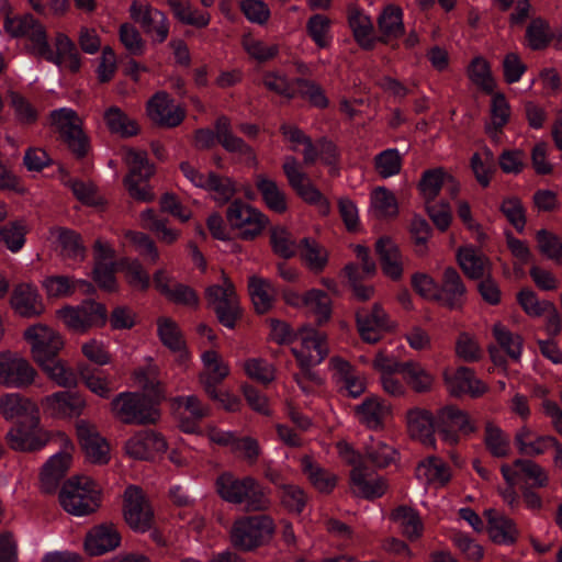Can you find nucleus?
<instances>
[{
  "mask_svg": "<svg viewBox=\"0 0 562 562\" xmlns=\"http://www.w3.org/2000/svg\"><path fill=\"white\" fill-rule=\"evenodd\" d=\"M218 495L232 504H244L247 510H266L270 501L260 486L251 476L238 479L232 473L225 472L216 480Z\"/></svg>",
  "mask_w": 562,
  "mask_h": 562,
  "instance_id": "nucleus-1",
  "label": "nucleus"
},
{
  "mask_svg": "<svg viewBox=\"0 0 562 562\" xmlns=\"http://www.w3.org/2000/svg\"><path fill=\"white\" fill-rule=\"evenodd\" d=\"M101 488L87 475H77L66 481L59 493L63 508L74 516H86L100 506Z\"/></svg>",
  "mask_w": 562,
  "mask_h": 562,
  "instance_id": "nucleus-2",
  "label": "nucleus"
},
{
  "mask_svg": "<svg viewBox=\"0 0 562 562\" xmlns=\"http://www.w3.org/2000/svg\"><path fill=\"white\" fill-rule=\"evenodd\" d=\"M24 46L34 55L41 56L60 69L77 71L80 59L75 44L69 37H21Z\"/></svg>",
  "mask_w": 562,
  "mask_h": 562,
  "instance_id": "nucleus-3",
  "label": "nucleus"
},
{
  "mask_svg": "<svg viewBox=\"0 0 562 562\" xmlns=\"http://www.w3.org/2000/svg\"><path fill=\"white\" fill-rule=\"evenodd\" d=\"M273 532V520L269 516L241 517L231 529V540L235 548L250 551L269 540Z\"/></svg>",
  "mask_w": 562,
  "mask_h": 562,
  "instance_id": "nucleus-4",
  "label": "nucleus"
},
{
  "mask_svg": "<svg viewBox=\"0 0 562 562\" xmlns=\"http://www.w3.org/2000/svg\"><path fill=\"white\" fill-rule=\"evenodd\" d=\"M115 417L124 424H155L160 418L159 409L147 402L142 393L124 392L115 396L111 403Z\"/></svg>",
  "mask_w": 562,
  "mask_h": 562,
  "instance_id": "nucleus-5",
  "label": "nucleus"
},
{
  "mask_svg": "<svg viewBox=\"0 0 562 562\" xmlns=\"http://www.w3.org/2000/svg\"><path fill=\"white\" fill-rule=\"evenodd\" d=\"M205 294L221 324L234 328L240 315V305L233 282L223 276L221 283L209 286Z\"/></svg>",
  "mask_w": 562,
  "mask_h": 562,
  "instance_id": "nucleus-6",
  "label": "nucleus"
},
{
  "mask_svg": "<svg viewBox=\"0 0 562 562\" xmlns=\"http://www.w3.org/2000/svg\"><path fill=\"white\" fill-rule=\"evenodd\" d=\"M36 376V369L25 357L11 350L0 351V385L26 389L35 382Z\"/></svg>",
  "mask_w": 562,
  "mask_h": 562,
  "instance_id": "nucleus-7",
  "label": "nucleus"
},
{
  "mask_svg": "<svg viewBox=\"0 0 562 562\" xmlns=\"http://www.w3.org/2000/svg\"><path fill=\"white\" fill-rule=\"evenodd\" d=\"M50 124L59 133L69 149L77 156H83L89 147L88 138L82 131V122L70 108L52 111Z\"/></svg>",
  "mask_w": 562,
  "mask_h": 562,
  "instance_id": "nucleus-8",
  "label": "nucleus"
},
{
  "mask_svg": "<svg viewBox=\"0 0 562 562\" xmlns=\"http://www.w3.org/2000/svg\"><path fill=\"white\" fill-rule=\"evenodd\" d=\"M297 346L292 352L302 370L319 364L328 355L329 348L325 334L312 326L302 327L296 334Z\"/></svg>",
  "mask_w": 562,
  "mask_h": 562,
  "instance_id": "nucleus-9",
  "label": "nucleus"
},
{
  "mask_svg": "<svg viewBox=\"0 0 562 562\" xmlns=\"http://www.w3.org/2000/svg\"><path fill=\"white\" fill-rule=\"evenodd\" d=\"M180 169L194 187L204 190L218 204L227 203L236 192L235 182L228 177L211 171L203 173L189 162H182Z\"/></svg>",
  "mask_w": 562,
  "mask_h": 562,
  "instance_id": "nucleus-10",
  "label": "nucleus"
},
{
  "mask_svg": "<svg viewBox=\"0 0 562 562\" xmlns=\"http://www.w3.org/2000/svg\"><path fill=\"white\" fill-rule=\"evenodd\" d=\"M56 315L69 329L80 333L92 326H102L108 321L105 306L94 301H85L78 306H64Z\"/></svg>",
  "mask_w": 562,
  "mask_h": 562,
  "instance_id": "nucleus-11",
  "label": "nucleus"
},
{
  "mask_svg": "<svg viewBox=\"0 0 562 562\" xmlns=\"http://www.w3.org/2000/svg\"><path fill=\"white\" fill-rule=\"evenodd\" d=\"M23 337L29 344L31 355L36 363L57 356L65 345L57 330L42 323L27 327Z\"/></svg>",
  "mask_w": 562,
  "mask_h": 562,
  "instance_id": "nucleus-12",
  "label": "nucleus"
},
{
  "mask_svg": "<svg viewBox=\"0 0 562 562\" xmlns=\"http://www.w3.org/2000/svg\"><path fill=\"white\" fill-rule=\"evenodd\" d=\"M123 516L135 531L145 532L153 526V508L142 488L136 485H130L124 492Z\"/></svg>",
  "mask_w": 562,
  "mask_h": 562,
  "instance_id": "nucleus-13",
  "label": "nucleus"
},
{
  "mask_svg": "<svg viewBox=\"0 0 562 562\" xmlns=\"http://www.w3.org/2000/svg\"><path fill=\"white\" fill-rule=\"evenodd\" d=\"M283 171L290 186L307 203L314 204L323 215L329 213L330 206L323 194L311 183L308 177L302 171L296 158L286 156L283 162Z\"/></svg>",
  "mask_w": 562,
  "mask_h": 562,
  "instance_id": "nucleus-14",
  "label": "nucleus"
},
{
  "mask_svg": "<svg viewBox=\"0 0 562 562\" xmlns=\"http://www.w3.org/2000/svg\"><path fill=\"white\" fill-rule=\"evenodd\" d=\"M168 443L164 435L154 429H142L135 431L124 443L125 453L142 461L154 460L157 456L165 453Z\"/></svg>",
  "mask_w": 562,
  "mask_h": 562,
  "instance_id": "nucleus-15",
  "label": "nucleus"
},
{
  "mask_svg": "<svg viewBox=\"0 0 562 562\" xmlns=\"http://www.w3.org/2000/svg\"><path fill=\"white\" fill-rule=\"evenodd\" d=\"M226 217L231 227L237 229L245 239L259 235L268 223L267 217L260 211L241 201H234L229 205Z\"/></svg>",
  "mask_w": 562,
  "mask_h": 562,
  "instance_id": "nucleus-16",
  "label": "nucleus"
},
{
  "mask_svg": "<svg viewBox=\"0 0 562 562\" xmlns=\"http://www.w3.org/2000/svg\"><path fill=\"white\" fill-rule=\"evenodd\" d=\"M436 427L442 440L449 445H456L460 434L468 436L476 429L470 416L454 406H446L438 412Z\"/></svg>",
  "mask_w": 562,
  "mask_h": 562,
  "instance_id": "nucleus-17",
  "label": "nucleus"
},
{
  "mask_svg": "<svg viewBox=\"0 0 562 562\" xmlns=\"http://www.w3.org/2000/svg\"><path fill=\"white\" fill-rule=\"evenodd\" d=\"M8 437L11 447L22 451L38 450L49 440L48 434L40 426V412L19 423Z\"/></svg>",
  "mask_w": 562,
  "mask_h": 562,
  "instance_id": "nucleus-18",
  "label": "nucleus"
},
{
  "mask_svg": "<svg viewBox=\"0 0 562 562\" xmlns=\"http://www.w3.org/2000/svg\"><path fill=\"white\" fill-rule=\"evenodd\" d=\"M114 255L115 251L108 241L98 239L94 243L92 277L98 286L108 292L117 290L114 272L120 269L117 268V261H114Z\"/></svg>",
  "mask_w": 562,
  "mask_h": 562,
  "instance_id": "nucleus-19",
  "label": "nucleus"
},
{
  "mask_svg": "<svg viewBox=\"0 0 562 562\" xmlns=\"http://www.w3.org/2000/svg\"><path fill=\"white\" fill-rule=\"evenodd\" d=\"M357 326L362 340L369 344L378 342L385 331H391L396 327L379 304L371 310L358 311Z\"/></svg>",
  "mask_w": 562,
  "mask_h": 562,
  "instance_id": "nucleus-20",
  "label": "nucleus"
},
{
  "mask_svg": "<svg viewBox=\"0 0 562 562\" xmlns=\"http://www.w3.org/2000/svg\"><path fill=\"white\" fill-rule=\"evenodd\" d=\"M501 472L507 484L525 482L530 483L533 487H547L549 485L548 472L531 460L517 459L512 464H503Z\"/></svg>",
  "mask_w": 562,
  "mask_h": 562,
  "instance_id": "nucleus-21",
  "label": "nucleus"
},
{
  "mask_svg": "<svg viewBox=\"0 0 562 562\" xmlns=\"http://www.w3.org/2000/svg\"><path fill=\"white\" fill-rule=\"evenodd\" d=\"M76 430L87 459L97 464L108 463L110 460V445L100 435L97 427L88 420H78Z\"/></svg>",
  "mask_w": 562,
  "mask_h": 562,
  "instance_id": "nucleus-22",
  "label": "nucleus"
},
{
  "mask_svg": "<svg viewBox=\"0 0 562 562\" xmlns=\"http://www.w3.org/2000/svg\"><path fill=\"white\" fill-rule=\"evenodd\" d=\"M44 413L54 418H69L79 416L87 403L86 400L76 392H56L45 396L41 401Z\"/></svg>",
  "mask_w": 562,
  "mask_h": 562,
  "instance_id": "nucleus-23",
  "label": "nucleus"
},
{
  "mask_svg": "<svg viewBox=\"0 0 562 562\" xmlns=\"http://www.w3.org/2000/svg\"><path fill=\"white\" fill-rule=\"evenodd\" d=\"M10 305L21 317H38L45 312L44 301L33 283L22 282L14 286Z\"/></svg>",
  "mask_w": 562,
  "mask_h": 562,
  "instance_id": "nucleus-24",
  "label": "nucleus"
},
{
  "mask_svg": "<svg viewBox=\"0 0 562 562\" xmlns=\"http://www.w3.org/2000/svg\"><path fill=\"white\" fill-rule=\"evenodd\" d=\"M146 110L149 119L161 126L175 127L184 119V110L166 92H157L149 99Z\"/></svg>",
  "mask_w": 562,
  "mask_h": 562,
  "instance_id": "nucleus-25",
  "label": "nucleus"
},
{
  "mask_svg": "<svg viewBox=\"0 0 562 562\" xmlns=\"http://www.w3.org/2000/svg\"><path fill=\"white\" fill-rule=\"evenodd\" d=\"M72 451V443L68 439H65L64 448L52 456L44 464L41 473V484L45 492L49 493L56 490L70 467Z\"/></svg>",
  "mask_w": 562,
  "mask_h": 562,
  "instance_id": "nucleus-26",
  "label": "nucleus"
},
{
  "mask_svg": "<svg viewBox=\"0 0 562 562\" xmlns=\"http://www.w3.org/2000/svg\"><path fill=\"white\" fill-rule=\"evenodd\" d=\"M130 16L147 34L168 35L169 33L166 15L147 3L133 1L130 7Z\"/></svg>",
  "mask_w": 562,
  "mask_h": 562,
  "instance_id": "nucleus-27",
  "label": "nucleus"
},
{
  "mask_svg": "<svg viewBox=\"0 0 562 562\" xmlns=\"http://www.w3.org/2000/svg\"><path fill=\"white\" fill-rule=\"evenodd\" d=\"M203 370L200 382L206 394L215 395V386L221 384L229 374V366L215 350H205L201 355Z\"/></svg>",
  "mask_w": 562,
  "mask_h": 562,
  "instance_id": "nucleus-28",
  "label": "nucleus"
},
{
  "mask_svg": "<svg viewBox=\"0 0 562 562\" xmlns=\"http://www.w3.org/2000/svg\"><path fill=\"white\" fill-rule=\"evenodd\" d=\"M173 407L181 430L189 434L195 432L198 422L209 414V407L195 395L176 397Z\"/></svg>",
  "mask_w": 562,
  "mask_h": 562,
  "instance_id": "nucleus-29",
  "label": "nucleus"
},
{
  "mask_svg": "<svg viewBox=\"0 0 562 562\" xmlns=\"http://www.w3.org/2000/svg\"><path fill=\"white\" fill-rule=\"evenodd\" d=\"M443 380L448 391L456 396H479L486 391V386L475 376L474 372L465 367L457 370H445Z\"/></svg>",
  "mask_w": 562,
  "mask_h": 562,
  "instance_id": "nucleus-30",
  "label": "nucleus"
},
{
  "mask_svg": "<svg viewBox=\"0 0 562 562\" xmlns=\"http://www.w3.org/2000/svg\"><path fill=\"white\" fill-rule=\"evenodd\" d=\"M408 435L425 447H435V422L432 414L424 408L414 407L406 413Z\"/></svg>",
  "mask_w": 562,
  "mask_h": 562,
  "instance_id": "nucleus-31",
  "label": "nucleus"
},
{
  "mask_svg": "<svg viewBox=\"0 0 562 562\" xmlns=\"http://www.w3.org/2000/svg\"><path fill=\"white\" fill-rule=\"evenodd\" d=\"M121 535L112 524H103L92 528L86 537V550L92 555L103 554L120 546Z\"/></svg>",
  "mask_w": 562,
  "mask_h": 562,
  "instance_id": "nucleus-32",
  "label": "nucleus"
},
{
  "mask_svg": "<svg viewBox=\"0 0 562 562\" xmlns=\"http://www.w3.org/2000/svg\"><path fill=\"white\" fill-rule=\"evenodd\" d=\"M350 482L352 493L368 499L381 497L387 490L384 479L369 475L362 467H356L351 470Z\"/></svg>",
  "mask_w": 562,
  "mask_h": 562,
  "instance_id": "nucleus-33",
  "label": "nucleus"
},
{
  "mask_svg": "<svg viewBox=\"0 0 562 562\" xmlns=\"http://www.w3.org/2000/svg\"><path fill=\"white\" fill-rule=\"evenodd\" d=\"M329 364L337 382L341 384L350 396L358 397L364 392L366 378L357 373L348 361L339 357H333Z\"/></svg>",
  "mask_w": 562,
  "mask_h": 562,
  "instance_id": "nucleus-34",
  "label": "nucleus"
},
{
  "mask_svg": "<svg viewBox=\"0 0 562 562\" xmlns=\"http://www.w3.org/2000/svg\"><path fill=\"white\" fill-rule=\"evenodd\" d=\"M391 521L408 540L419 539L424 532V522L418 512L409 506L401 505L390 514Z\"/></svg>",
  "mask_w": 562,
  "mask_h": 562,
  "instance_id": "nucleus-35",
  "label": "nucleus"
},
{
  "mask_svg": "<svg viewBox=\"0 0 562 562\" xmlns=\"http://www.w3.org/2000/svg\"><path fill=\"white\" fill-rule=\"evenodd\" d=\"M248 293L259 314H265L272 308L278 294L270 280L257 274L250 276L248 279Z\"/></svg>",
  "mask_w": 562,
  "mask_h": 562,
  "instance_id": "nucleus-36",
  "label": "nucleus"
},
{
  "mask_svg": "<svg viewBox=\"0 0 562 562\" xmlns=\"http://www.w3.org/2000/svg\"><path fill=\"white\" fill-rule=\"evenodd\" d=\"M391 414V406L379 396H369L356 407V415L360 423L368 428L378 429Z\"/></svg>",
  "mask_w": 562,
  "mask_h": 562,
  "instance_id": "nucleus-37",
  "label": "nucleus"
},
{
  "mask_svg": "<svg viewBox=\"0 0 562 562\" xmlns=\"http://www.w3.org/2000/svg\"><path fill=\"white\" fill-rule=\"evenodd\" d=\"M515 445L521 454L533 457L544 453L555 445V438L539 436L528 426H522L515 435Z\"/></svg>",
  "mask_w": 562,
  "mask_h": 562,
  "instance_id": "nucleus-38",
  "label": "nucleus"
},
{
  "mask_svg": "<svg viewBox=\"0 0 562 562\" xmlns=\"http://www.w3.org/2000/svg\"><path fill=\"white\" fill-rule=\"evenodd\" d=\"M457 259L463 272L471 279H481L491 270L488 258L473 246L461 247Z\"/></svg>",
  "mask_w": 562,
  "mask_h": 562,
  "instance_id": "nucleus-39",
  "label": "nucleus"
},
{
  "mask_svg": "<svg viewBox=\"0 0 562 562\" xmlns=\"http://www.w3.org/2000/svg\"><path fill=\"white\" fill-rule=\"evenodd\" d=\"M417 479L435 487L443 486L451 477L450 468L439 458L429 457L416 469Z\"/></svg>",
  "mask_w": 562,
  "mask_h": 562,
  "instance_id": "nucleus-40",
  "label": "nucleus"
},
{
  "mask_svg": "<svg viewBox=\"0 0 562 562\" xmlns=\"http://www.w3.org/2000/svg\"><path fill=\"white\" fill-rule=\"evenodd\" d=\"M38 411L35 402L19 393H7L0 397V413L5 419L19 417L24 420Z\"/></svg>",
  "mask_w": 562,
  "mask_h": 562,
  "instance_id": "nucleus-41",
  "label": "nucleus"
},
{
  "mask_svg": "<svg viewBox=\"0 0 562 562\" xmlns=\"http://www.w3.org/2000/svg\"><path fill=\"white\" fill-rule=\"evenodd\" d=\"M375 249L380 257L383 272L392 279H398L403 272V260L394 241L389 237H381L376 241Z\"/></svg>",
  "mask_w": 562,
  "mask_h": 562,
  "instance_id": "nucleus-42",
  "label": "nucleus"
},
{
  "mask_svg": "<svg viewBox=\"0 0 562 562\" xmlns=\"http://www.w3.org/2000/svg\"><path fill=\"white\" fill-rule=\"evenodd\" d=\"M229 127L231 123L227 117L222 116L216 121L215 130L217 140L227 151L237 154L248 161H255L252 149L241 138L233 135Z\"/></svg>",
  "mask_w": 562,
  "mask_h": 562,
  "instance_id": "nucleus-43",
  "label": "nucleus"
},
{
  "mask_svg": "<svg viewBox=\"0 0 562 562\" xmlns=\"http://www.w3.org/2000/svg\"><path fill=\"white\" fill-rule=\"evenodd\" d=\"M491 94V123L486 126V132L494 142L498 143L502 128L510 117V105L504 93L493 91Z\"/></svg>",
  "mask_w": 562,
  "mask_h": 562,
  "instance_id": "nucleus-44",
  "label": "nucleus"
},
{
  "mask_svg": "<svg viewBox=\"0 0 562 562\" xmlns=\"http://www.w3.org/2000/svg\"><path fill=\"white\" fill-rule=\"evenodd\" d=\"M49 234L50 238L57 243L64 257L75 261L85 259L86 248L80 240V236L75 232L64 227H55L50 229Z\"/></svg>",
  "mask_w": 562,
  "mask_h": 562,
  "instance_id": "nucleus-45",
  "label": "nucleus"
},
{
  "mask_svg": "<svg viewBox=\"0 0 562 562\" xmlns=\"http://www.w3.org/2000/svg\"><path fill=\"white\" fill-rule=\"evenodd\" d=\"M42 371L60 387H71L77 383L74 370L65 361L53 356L37 362Z\"/></svg>",
  "mask_w": 562,
  "mask_h": 562,
  "instance_id": "nucleus-46",
  "label": "nucleus"
},
{
  "mask_svg": "<svg viewBox=\"0 0 562 562\" xmlns=\"http://www.w3.org/2000/svg\"><path fill=\"white\" fill-rule=\"evenodd\" d=\"M369 213L376 218L396 216L398 213V204L393 192L385 187L375 188L370 195Z\"/></svg>",
  "mask_w": 562,
  "mask_h": 562,
  "instance_id": "nucleus-47",
  "label": "nucleus"
},
{
  "mask_svg": "<svg viewBox=\"0 0 562 562\" xmlns=\"http://www.w3.org/2000/svg\"><path fill=\"white\" fill-rule=\"evenodd\" d=\"M486 517L487 531L494 542L509 544L515 541L517 529L509 518L495 510H487Z\"/></svg>",
  "mask_w": 562,
  "mask_h": 562,
  "instance_id": "nucleus-48",
  "label": "nucleus"
},
{
  "mask_svg": "<svg viewBox=\"0 0 562 562\" xmlns=\"http://www.w3.org/2000/svg\"><path fill=\"white\" fill-rule=\"evenodd\" d=\"M43 290L48 299H61L71 295L76 288L86 285L88 291L93 290V286L83 280H74L67 276H48L41 282Z\"/></svg>",
  "mask_w": 562,
  "mask_h": 562,
  "instance_id": "nucleus-49",
  "label": "nucleus"
},
{
  "mask_svg": "<svg viewBox=\"0 0 562 562\" xmlns=\"http://www.w3.org/2000/svg\"><path fill=\"white\" fill-rule=\"evenodd\" d=\"M441 302L450 307L460 305L465 294V286L460 274L453 268H446L440 286Z\"/></svg>",
  "mask_w": 562,
  "mask_h": 562,
  "instance_id": "nucleus-50",
  "label": "nucleus"
},
{
  "mask_svg": "<svg viewBox=\"0 0 562 562\" xmlns=\"http://www.w3.org/2000/svg\"><path fill=\"white\" fill-rule=\"evenodd\" d=\"M301 465L303 473L318 492L329 493L336 486V475L321 468L311 457H303Z\"/></svg>",
  "mask_w": 562,
  "mask_h": 562,
  "instance_id": "nucleus-51",
  "label": "nucleus"
},
{
  "mask_svg": "<svg viewBox=\"0 0 562 562\" xmlns=\"http://www.w3.org/2000/svg\"><path fill=\"white\" fill-rule=\"evenodd\" d=\"M300 257L306 267L315 272H322L328 262L327 249L314 239L304 238L299 245Z\"/></svg>",
  "mask_w": 562,
  "mask_h": 562,
  "instance_id": "nucleus-52",
  "label": "nucleus"
},
{
  "mask_svg": "<svg viewBox=\"0 0 562 562\" xmlns=\"http://www.w3.org/2000/svg\"><path fill=\"white\" fill-rule=\"evenodd\" d=\"M175 16L182 23L204 27L210 23L209 13L194 7L189 0H168Z\"/></svg>",
  "mask_w": 562,
  "mask_h": 562,
  "instance_id": "nucleus-53",
  "label": "nucleus"
},
{
  "mask_svg": "<svg viewBox=\"0 0 562 562\" xmlns=\"http://www.w3.org/2000/svg\"><path fill=\"white\" fill-rule=\"evenodd\" d=\"M333 302L330 296L319 289H311L305 292V308L313 315L318 325L329 321Z\"/></svg>",
  "mask_w": 562,
  "mask_h": 562,
  "instance_id": "nucleus-54",
  "label": "nucleus"
},
{
  "mask_svg": "<svg viewBox=\"0 0 562 562\" xmlns=\"http://www.w3.org/2000/svg\"><path fill=\"white\" fill-rule=\"evenodd\" d=\"M469 79L486 93H493L496 80L493 77L490 63L482 56L474 57L467 68Z\"/></svg>",
  "mask_w": 562,
  "mask_h": 562,
  "instance_id": "nucleus-55",
  "label": "nucleus"
},
{
  "mask_svg": "<svg viewBox=\"0 0 562 562\" xmlns=\"http://www.w3.org/2000/svg\"><path fill=\"white\" fill-rule=\"evenodd\" d=\"M401 373L415 392H427L434 384L432 374L416 361H405Z\"/></svg>",
  "mask_w": 562,
  "mask_h": 562,
  "instance_id": "nucleus-56",
  "label": "nucleus"
},
{
  "mask_svg": "<svg viewBox=\"0 0 562 562\" xmlns=\"http://www.w3.org/2000/svg\"><path fill=\"white\" fill-rule=\"evenodd\" d=\"M123 160L130 169L126 177L133 179L147 180L154 173V167L149 164L145 151L133 148L122 150Z\"/></svg>",
  "mask_w": 562,
  "mask_h": 562,
  "instance_id": "nucleus-57",
  "label": "nucleus"
},
{
  "mask_svg": "<svg viewBox=\"0 0 562 562\" xmlns=\"http://www.w3.org/2000/svg\"><path fill=\"white\" fill-rule=\"evenodd\" d=\"M104 121L112 133L123 137L136 135L139 130L136 121L116 106H112L105 111Z\"/></svg>",
  "mask_w": 562,
  "mask_h": 562,
  "instance_id": "nucleus-58",
  "label": "nucleus"
},
{
  "mask_svg": "<svg viewBox=\"0 0 562 562\" xmlns=\"http://www.w3.org/2000/svg\"><path fill=\"white\" fill-rule=\"evenodd\" d=\"M256 183L258 190L260 191L263 198V201L266 202L269 209L278 213H282L285 211L286 201L284 193L279 189V187L273 180L262 175H259L257 176Z\"/></svg>",
  "mask_w": 562,
  "mask_h": 562,
  "instance_id": "nucleus-59",
  "label": "nucleus"
},
{
  "mask_svg": "<svg viewBox=\"0 0 562 562\" xmlns=\"http://www.w3.org/2000/svg\"><path fill=\"white\" fill-rule=\"evenodd\" d=\"M402 162L400 151L395 148H389L374 157V169L381 178L387 179L400 173Z\"/></svg>",
  "mask_w": 562,
  "mask_h": 562,
  "instance_id": "nucleus-60",
  "label": "nucleus"
},
{
  "mask_svg": "<svg viewBox=\"0 0 562 562\" xmlns=\"http://www.w3.org/2000/svg\"><path fill=\"white\" fill-rule=\"evenodd\" d=\"M447 172L441 168L427 170L419 181V191L426 202L435 201L440 190L443 188Z\"/></svg>",
  "mask_w": 562,
  "mask_h": 562,
  "instance_id": "nucleus-61",
  "label": "nucleus"
},
{
  "mask_svg": "<svg viewBox=\"0 0 562 562\" xmlns=\"http://www.w3.org/2000/svg\"><path fill=\"white\" fill-rule=\"evenodd\" d=\"M117 268L125 273L127 282L142 291L147 290L150 284V278L142 263L134 259H121L117 261Z\"/></svg>",
  "mask_w": 562,
  "mask_h": 562,
  "instance_id": "nucleus-62",
  "label": "nucleus"
},
{
  "mask_svg": "<svg viewBox=\"0 0 562 562\" xmlns=\"http://www.w3.org/2000/svg\"><path fill=\"white\" fill-rule=\"evenodd\" d=\"M27 227L23 221L8 223L0 228V240L12 252H18L25 244Z\"/></svg>",
  "mask_w": 562,
  "mask_h": 562,
  "instance_id": "nucleus-63",
  "label": "nucleus"
},
{
  "mask_svg": "<svg viewBox=\"0 0 562 562\" xmlns=\"http://www.w3.org/2000/svg\"><path fill=\"white\" fill-rule=\"evenodd\" d=\"M80 376L86 387L93 394L106 398L112 392L110 378L101 370L82 369Z\"/></svg>",
  "mask_w": 562,
  "mask_h": 562,
  "instance_id": "nucleus-64",
  "label": "nucleus"
}]
</instances>
